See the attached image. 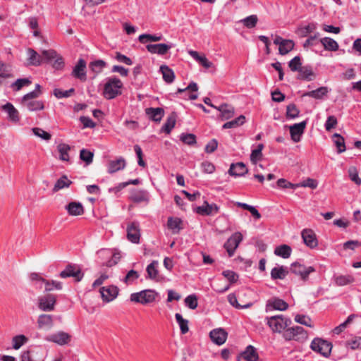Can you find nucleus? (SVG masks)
<instances>
[{
    "label": "nucleus",
    "mask_w": 361,
    "mask_h": 361,
    "mask_svg": "<svg viewBox=\"0 0 361 361\" xmlns=\"http://www.w3.org/2000/svg\"><path fill=\"white\" fill-rule=\"evenodd\" d=\"M59 276L63 279L73 277L75 281L79 282L83 278L84 274L78 265L69 264L61 271Z\"/></svg>",
    "instance_id": "obj_6"
},
{
    "label": "nucleus",
    "mask_w": 361,
    "mask_h": 361,
    "mask_svg": "<svg viewBox=\"0 0 361 361\" xmlns=\"http://www.w3.org/2000/svg\"><path fill=\"white\" fill-rule=\"evenodd\" d=\"M163 35L161 34H142L139 36L138 40L142 44H146L149 42H159L162 40Z\"/></svg>",
    "instance_id": "obj_37"
},
{
    "label": "nucleus",
    "mask_w": 361,
    "mask_h": 361,
    "mask_svg": "<svg viewBox=\"0 0 361 361\" xmlns=\"http://www.w3.org/2000/svg\"><path fill=\"white\" fill-rule=\"evenodd\" d=\"M2 109L4 111L8 113V118L11 121L14 122H18L19 121L18 111L11 103H6L2 106Z\"/></svg>",
    "instance_id": "obj_31"
},
{
    "label": "nucleus",
    "mask_w": 361,
    "mask_h": 361,
    "mask_svg": "<svg viewBox=\"0 0 361 361\" xmlns=\"http://www.w3.org/2000/svg\"><path fill=\"white\" fill-rule=\"evenodd\" d=\"M20 361H44V359L42 357L35 359L32 351L25 350L20 356Z\"/></svg>",
    "instance_id": "obj_61"
},
{
    "label": "nucleus",
    "mask_w": 361,
    "mask_h": 361,
    "mask_svg": "<svg viewBox=\"0 0 361 361\" xmlns=\"http://www.w3.org/2000/svg\"><path fill=\"white\" fill-rule=\"evenodd\" d=\"M319 42L322 44L324 49L326 51H336L338 50V44L336 40L331 37H323L320 39Z\"/></svg>",
    "instance_id": "obj_28"
},
{
    "label": "nucleus",
    "mask_w": 361,
    "mask_h": 361,
    "mask_svg": "<svg viewBox=\"0 0 361 361\" xmlns=\"http://www.w3.org/2000/svg\"><path fill=\"white\" fill-rule=\"evenodd\" d=\"M304 243L311 249L315 248L318 245L314 232L311 229H304L301 233Z\"/></svg>",
    "instance_id": "obj_13"
},
{
    "label": "nucleus",
    "mask_w": 361,
    "mask_h": 361,
    "mask_svg": "<svg viewBox=\"0 0 361 361\" xmlns=\"http://www.w3.org/2000/svg\"><path fill=\"white\" fill-rule=\"evenodd\" d=\"M86 62L84 59H80L78 63L73 68L71 75L81 81H85L86 77Z\"/></svg>",
    "instance_id": "obj_16"
},
{
    "label": "nucleus",
    "mask_w": 361,
    "mask_h": 361,
    "mask_svg": "<svg viewBox=\"0 0 361 361\" xmlns=\"http://www.w3.org/2000/svg\"><path fill=\"white\" fill-rule=\"evenodd\" d=\"M240 356L246 361H257L259 358L255 348L252 345H248Z\"/></svg>",
    "instance_id": "obj_33"
},
{
    "label": "nucleus",
    "mask_w": 361,
    "mask_h": 361,
    "mask_svg": "<svg viewBox=\"0 0 361 361\" xmlns=\"http://www.w3.org/2000/svg\"><path fill=\"white\" fill-rule=\"evenodd\" d=\"M175 317L180 326L181 334H185L187 332H188V321L187 319H183L182 315L179 313H176L175 314Z\"/></svg>",
    "instance_id": "obj_47"
},
{
    "label": "nucleus",
    "mask_w": 361,
    "mask_h": 361,
    "mask_svg": "<svg viewBox=\"0 0 361 361\" xmlns=\"http://www.w3.org/2000/svg\"><path fill=\"white\" fill-rule=\"evenodd\" d=\"M290 271L291 273L300 276L302 281H307L310 273L315 271L313 267H306L299 262H294L290 265Z\"/></svg>",
    "instance_id": "obj_7"
},
{
    "label": "nucleus",
    "mask_w": 361,
    "mask_h": 361,
    "mask_svg": "<svg viewBox=\"0 0 361 361\" xmlns=\"http://www.w3.org/2000/svg\"><path fill=\"white\" fill-rule=\"evenodd\" d=\"M140 275L137 271L132 269L129 271L125 278L123 279V282L126 285L132 284L135 280L139 278Z\"/></svg>",
    "instance_id": "obj_55"
},
{
    "label": "nucleus",
    "mask_w": 361,
    "mask_h": 361,
    "mask_svg": "<svg viewBox=\"0 0 361 361\" xmlns=\"http://www.w3.org/2000/svg\"><path fill=\"white\" fill-rule=\"evenodd\" d=\"M310 348L312 350L321 354L325 357H327L331 352L332 344L327 341L317 338H314L312 341Z\"/></svg>",
    "instance_id": "obj_4"
},
{
    "label": "nucleus",
    "mask_w": 361,
    "mask_h": 361,
    "mask_svg": "<svg viewBox=\"0 0 361 361\" xmlns=\"http://www.w3.org/2000/svg\"><path fill=\"white\" fill-rule=\"evenodd\" d=\"M99 292L102 300L106 302L113 301L118 294V288L116 286H108L100 288Z\"/></svg>",
    "instance_id": "obj_10"
},
{
    "label": "nucleus",
    "mask_w": 361,
    "mask_h": 361,
    "mask_svg": "<svg viewBox=\"0 0 361 361\" xmlns=\"http://www.w3.org/2000/svg\"><path fill=\"white\" fill-rule=\"evenodd\" d=\"M295 42L291 39H285L279 48L281 55H286L294 49Z\"/></svg>",
    "instance_id": "obj_44"
},
{
    "label": "nucleus",
    "mask_w": 361,
    "mask_h": 361,
    "mask_svg": "<svg viewBox=\"0 0 361 361\" xmlns=\"http://www.w3.org/2000/svg\"><path fill=\"white\" fill-rule=\"evenodd\" d=\"M216 109L220 111L221 120L230 119L235 114L234 108L228 104H222L219 106H216Z\"/></svg>",
    "instance_id": "obj_23"
},
{
    "label": "nucleus",
    "mask_w": 361,
    "mask_h": 361,
    "mask_svg": "<svg viewBox=\"0 0 361 361\" xmlns=\"http://www.w3.org/2000/svg\"><path fill=\"white\" fill-rule=\"evenodd\" d=\"M32 83L28 78H19L12 84V87L16 91L20 90L24 86H28Z\"/></svg>",
    "instance_id": "obj_58"
},
{
    "label": "nucleus",
    "mask_w": 361,
    "mask_h": 361,
    "mask_svg": "<svg viewBox=\"0 0 361 361\" xmlns=\"http://www.w3.org/2000/svg\"><path fill=\"white\" fill-rule=\"evenodd\" d=\"M264 149L263 144H259L256 149H253L250 154V161L253 164H256L262 157V151Z\"/></svg>",
    "instance_id": "obj_46"
},
{
    "label": "nucleus",
    "mask_w": 361,
    "mask_h": 361,
    "mask_svg": "<svg viewBox=\"0 0 361 361\" xmlns=\"http://www.w3.org/2000/svg\"><path fill=\"white\" fill-rule=\"evenodd\" d=\"M243 240V235L240 232L234 233L225 243L224 247L229 257H232L240 243Z\"/></svg>",
    "instance_id": "obj_8"
},
{
    "label": "nucleus",
    "mask_w": 361,
    "mask_h": 361,
    "mask_svg": "<svg viewBox=\"0 0 361 361\" xmlns=\"http://www.w3.org/2000/svg\"><path fill=\"white\" fill-rule=\"evenodd\" d=\"M211 340L216 345L224 344L227 338V333L222 329H216L210 331Z\"/></svg>",
    "instance_id": "obj_17"
},
{
    "label": "nucleus",
    "mask_w": 361,
    "mask_h": 361,
    "mask_svg": "<svg viewBox=\"0 0 361 361\" xmlns=\"http://www.w3.org/2000/svg\"><path fill=\"white\" fill-rule=\"evenodd\" d=\"M317 28L315 23H309L308 25L302 27L299 29L300 34L302 37L307 36L308 34L312 32Z\"/></svg>",
    "instance_id": "obj_64"
},
{
    "label": "nucleus",
    "mask_w": 361,
    "mask_h": 361,
    "mask_svg": "<svg viewBox=\"0 0 361 361\" xmlns=\"http://www.w3.org/2000/svg\"><path fill=\"white\" fill-rule=\"evenodd\" d=\"M94 154L85 149H82L80 152V158L85 161L87 165L90 164L93 161Z\"/></svg>",
    "instance_id": "obj_52"
},
{
    "label": "nucleus",
    "mask_w": 361,
    "mask_h": 361,
    "mask_svg": "<svg viewBox=\"0 0 361 361\" xmlns=\"http://www.w3.org/2000/svg\"><path fill=\"white\" fill-rule=\"evenodd\" d=\"M288 67L291 71L298 72L302 68L301 58L299 56H295L289 61Z\"/></svg>",
    "instance_id": "obj_51"
},
{
    "label": "nucleus",
    "mask_w": 361,
    "mask_h": 361,
    "mask_svg": "<svg viewBox=\"0 0 361 361\" xmlns=\"http://www.w3.org/2000/svg\"><path fill=\"white\" fill-rule=\"evenodd\" d=\"M160 72L162 74L164 80L167 83H171L175 79V74L173 71L166 65H161L160 66Z\"/></svg>",
    "instance_id": "obj_34"
},
{
    "label": "nucleus",
    "mask_w": 361,
    "mask_h": 361,
    "mask_svg": "<svg viewBox=\"0 0 361 361\" xmlns=\"http://www.w3.org/2000/svg\"><path fill=\"white\" fill-rule=\"evenodd\" d=\"M130 199L135 202H149V195L146 190H135L132 192Z\"/></svg>",
    "instance_id": "obj_32"
},
{
    "label": "nucleus",
    "mask_w": 361,
    "mask_h": 361,
    "mask_svg": "<svg viewBox=\"0 0 361 361\" xmlns=\"http://www.w3.org/2000/svg\"><path fill=\"white\" fill-rule=\"evenodd\" d=\"M316 77L315 73L311 66H304L298 71V79L306 81L313 80Z\"/></svg>",
    "instance_id": "obj_20"
},
{
    "label": "nucleus",
    "mask_w": 361,
    "mask_h": 361,
    "mask_svg": "<svg viewBox=\"0 0 361 361\" xmlns=\"http://www.w3.org/2000/svg\"><path fill=\"white\" fill-rule=\"evenodd\" d=\"M329 90L327 87H320L315 90L305 92L302 96L312 97L316 99H321L327 94Z\"/></svg>",
    "instance_id": "obj_29"
},
{
    "label": "nucleus",
    "mask_w": 361,
    "mask_h": 361,
    "mask_svg": "<svg viewBox=\"0 0 361 361\" xmlns=\"http://www.w3.org/2000/svg\"><path fill=\"white\" fill-rule=\"evenodd\" d=\"M288 270L286 267L281 266L271 269V276L273 279H283L288 275Z\"/></svg>",
    "instance_id": "obj_38"
},
{
    "label": "nucleus",
    "mask_w": 361,
    "mask_h": 361,
    "mask_svg": "<svg viewBox=\"0 0 361 361\" xmlns=\"http://www.w3.org/2000/svg\"><path fill=\"white\" fill-rule=\"evenodd\" d=\"M300 110L295 104H290L286 107V118L293 119L299 116Z\"/></svg>",
    "instance_id": "obj_50"
},
{
    "label": "nucleus",
    "mask_w": 361,
    "mask_h": 361,
    "mask_svg": "<svg viewBox=\"0 0 361 361\" xmlns=\"http://www.w3.org/2000/svg\"><path fill=\"white\" fill-rule=\"evenodd\" d=\"M27 341V338L24 335L16 336L13 338V348L15 350L19 349L24 343Z\"/></svg>",
    "instance_id": "obj_54"
},
{
    "label": "nucleus",
    "mask_w": 361,
    "mask_h": 361,
    "mask_svg": "<svg viewBox=\"0 0 361 361\" xmlns=\"http://www.w3.org/2000/svg\"><path fill=\"white\" fill-rule=\"evenodd\" d=\"M43 283H44V290L47 292H50L54 290H61L63 288V283L60 281L51 280H45L43 281Z\"/></svg>",
    "instance_id": "obj_41"
},
{
    "label": "nucleus",
    "mask_w": 361,
    "mask_h": 361,
    "mask_svg": "<svg viewBox=\"0 0 361 361\" xmlns=\"http://www.w3.org/2000/svg\"><path fill=\"white\" fill-rule=\"evenodd\" d=\"M29 55V62L31 65L39 66L41 63V56L34 49L30 48L27 49Z\"/></svg>",
    "instance_id": "obj_48"
},
{
    "label": "nucleus",
    "mask_w": 361,
    "mask_h": 361,
    "mask_svg": "<svg viewBox=\"0 0 361 361\" xmlns=\"http://www.w3.org/2000/svg\"><path fill=\"white\" fill-rule=\"evenodd\" d=\"M122 81L116 78L112 77L107 79L104 85L103 95L106 99H113L122 94Z\"/></svg>",
    "instance_id": "obj_1"
},
{
    "label": "nucleus",
    "mask_w": 361,
    "mask_h": 361,
    "mask_svg": "<svg viewBox=\"0 0 361 361\" xmlns=\"http://www.w3.org/2000/svg\"><path fill=\"white\" fill-rule=\"evenodd\" d=\"M167 227L173 234H178L183 229V222L178 217H169Z\"/></svg>",
    "instance_id": "obj_19"
},
{
    "label": "nucleus",
    "mask_w": 361,
    "mask_h": 361,
    "mask_svg": "<svg viewBox=\"0 0 361 361\" xmlns=\"http://www.w3.org/2000/svg\"><path fill=\"white\" fill-rule=\"evenodd\" d=\"M56 298L54 295L47 294L39 298V308L44 312L54 310Z\"/></svg>",
    "instance_id": "obj_9"
},
{
    "label": "nucleus",
    "mask_w": 361,
    "mask_h": 361,
    "mask_svg": "<svg viewBox=\"0 0 361 361\" xmlns=\"http://www.w3.org/2000/svg\"><path fill=\"white\" fill-rule=\"evenodd\" d=\"M158 265L159 262L154 260L146 269L148 277L156 281H159L161 279V276L159 274Z\"/></svg>",
    "instance_id": "obj_25"
},
{
    "label": "nucleus",
    "mask_w": 361,
    "mask_h": 361,
    "mask_svg": "<svg viewBox=\"0 0 361 361\" xmlns=\"http://www.w3.org/2000/svg\"><path fill=\"white\" fill-rule=\"evenodd\" d=\"M125 166L126 161L123 157H120L116 160L110 161L108 165V173H116L121 169H123Z\"/></svg>",
    "instance_id": "obj_26"
},
{
    "label": "nucleus",
    "mask_w": 361,
    "mask_h": 361,
    "mask_svg": "<svg viewBox=\"0 0 361 361\" xmlns=\"http://www.w3.org/2000/svg\"><path fill=\"white\" fill-rule=\"evenodd\" d=\"M258 21L257 16L256 15H251L244 18L242 22L243 25L247 28H253L256 26Z\"/></svg>",
    "instance_id": "obj_57"
},
{
    "label": "nucleus",
    "mask_w": 361,
    "mask_h": 361,
    "mask_svg": "<svg viewBox=\"0 0 361 361\" xmlns=\"http://www.w3.org/2000/svg\"><path fill=\"white\" fill-rule=\"evenodd\" d=\"M140 233L138 226L135 223L130 224L127 227V238L133 243H139Z\"/></svg>",
    "instance_id": "obj_18"
},
{
    "label": "nucleus",
    "mask_w": 361,
    "mask_h": 361,
    "mask_svg": "<svg viewBox=\"0 0 361 361\" xmlns=\"http://www.w3.org/2000/svg\"><path fill=\"white\" fill-rule=\"evenodd\" d=\"M71 335L64 331H58L55 334L48 336L47 341L54 342L60 345L68 344L71 341Z\"/></svg>",
    "instance_id": "obj_11"
},
{
    "label": "nucleus",
    "mask_w": 361,
    "mask_h": 361,
    "mask_svg": "<svg viewBox=\"0 0 361 361\" xmlns=\"http://www.w3.org/2000/svg\"><path fill=\"white\" fill-rule=\"evenodd\" d=\"M173 47L172 44H149L146 46L147 50L151 54H157L159 55L166 54L170 49Z\"/></svg>",
    "instance_id": "obj_15"
},
{
    "label": "nucleus",
    "mask_w": 361,
    "mask_h": 361,
    "mask_svg": "<svg viewBox=\"0 0 361 361\" xmlns=\"http://www.w3.org/2000/svg\"><path fill=\"white\" fill-rule=\"evenodd\" d=\"M283 337L287 341H303L307 338V333L302 327L296 326L287 329L283 333Z\"/></svg>",
    "instance_id": "obj_5"
},
{
    "label": "nucleus",
    "mask_w": 361,
    "mask_h": 361,
    "mask_svg": "<svg viewBox=\"0 0 361 361\" xmlns=\"http://www.w3.org/2000/svg\"><path fill=\"white\" fill-rule=\"evenodd\" d=\"M21 104L30 111H39L44 109V103L41 100H31Z\"/></svg>",
    "instance_id": "obj_36"
},
{
    "label": "nucleus",
    "mask_w": 361,
    "mask_h": 361,
    "mask_svg": "<svg viewBox=\"0 0 361 361\" xmlns=\"http://www.w3.org/2000/svg\"><path fill=\"white\" fill-rule=\"evenodd\" d=\"M65 209L72 216H78L84 213L82 204H66Z\"/></svg>",
    "instance_id": "obj_43"
},
{
    "label": "nucleus",
    "mask_w": 361,
    "mask_h": 361,
    "mask_svg": "<svg viewBox=\"0 0 361 361\" xmlns=\"http://www.w3.org/2000/svg\"><path fill=\"white\" fill-rule=\"evenodd\" d=\"M145 113L151 120L159 122L164 115V110L160 107H149L145 109Z\"/></svg>",
    "instance_id": "obj_24"
},
{
    "label": "nucleus",
    "mask_w": 361,
    "mask_h": 361,
    "mask_svg": "<svg viewBox=\"0 0 361 361\" xmlns=\"http://www.w3.org/2000/svg\"><path fill=\"white\" fill-rule=\"evenodd\" d=\"M74 92V88H71L70 90L66 91L56 88L54 90V94L56 97L60 99L63 97H69Z\"/></svg>",
    "instance_id": "obj_63"
},
{
    "label": "nucleus",
    "mask_w": 361,
    "mask_h": 361,
    "mask_svg": "<svg viewBox=\"0 0 361 361\" xmlns=\"http://www.w3.org/2000/svg\"><path fill=\"white\" fill-rule=\"evenodd\" d=\"M159 293L154 290L147 289L130 295L132 302L141 303L142 305L153 302Z\"/></svg>",
    "instance_id": "obj_3"
},
{
    "label": "nucleus",
    "mask_w": 361,
    "mask_h": 361,
    "mask_svg": "<svg viewBox=\"0 0 361 361\" xmlns=\"http://www.w3.org/2000/svg\"><path fill=\"white\" fill-rule=\"evenodd\" d=\"M37 324L39 329H50L53 326V319L51 315L42 314L37 319Z\"/></svg>",
    "instance_id": "obj_27"
},
{
    "label": "nucleus",
    "mask_w": 361,
    "mask_h": 361,
    "mask_svg": "<svg viewBox=\"0 0 361 361\" xmlns=\"http://www.w3.org/2000/svg\"><path fill=\"white\" fill-rule=\"evenodd\" d=\"M185 305L191 310H195L197 307V298L195 295H190L185 299Z\"/></svg>",
    "instance_id": "obj_62"
},
{
    "label": "nucleus",
    "mask_w": 361,
    "mask_h": 361,
    "mask_svg": "<svg viewBox=\"0 0 361 361\" xmlns=\"http://www.w3.org/2000/svg\"><path fill=\"white\" fill-rule=\"evenodd\" d=\"M348 175L350 179L353 181L356 185H361V178L359 177L357 169L355 166H350L348 169Z\"/></svg>",
    "instance_id": "obj_53"
},
{
    "label": "nucleus",
    "mask_w": 361,
    "mask_h": 361,
    "mask_svg": "<svg viewBox=\"0 0 361 361\" xmlns=\"http://www.w3.org/2000/svg\"><path fill=\"white\" fill-rule=\"evenodd\" d=\"M248 171L245 164L243 162L232 164L230 166L228 173L232 176H242Z\"/></svg>",
    "instance_id": "obj_22"
},
{
    "label": "nucleus",
    "mask_w": 361,
    "mask_h": 361,
    "mask_svg": "<svg viewBox=\"0 0 361 361\" xmlns=\"http://www.w3.org/2000/svg\"><path fill=\"white\" fill-rule=\"evenodd\" d=\"M71 181L68 180L66 176H63L61 177L55 183L53 190L54 192L58 191L64 188L68 187Z\"/></svg>",
    "instance_id": "obj_49"
},
{
    "label": "nucleus",
    "mask_w": 361,
    "mask_h": 361,
    "mask_svg": "<svg viewBox=\"0 0 361 361\" xmlns=\"http://www.w3.org/2000/svg\"><path fill=\"white\" fill-rule=\"evenodd\" d=\"M228 300L232 306L238 309L248 308L252 305V302H247L246 304L238 303L237 297L235 294L233 293H231L228 295Z\"/></svg>",
    "instance_id": "obj_45"
},
{
    "label": "nucleus",
    "mask_w": 361,
    "mask_h": 361,
    "mask_svg": "<svg viewBox=\"0 0 361 361\" xmlns=\"http://www.w3.org/2000/svg\"><path fill=\"white\" fill-rule=\"evenodd\" d=\"M336 283L338 286H343L347 284H350L354 281L353 276L350 275L347 276H338L335 279Z\"/></svg>",
    "instance_id": "obj_56"
},
{
    "label": "nucleus",
    "mask_w": 361,
    "mask_h": 361,
    "mask_svg": "<svg viewBox=\"0 0 361 361\" xmlns=\"http://www.w3.org/2000/svg\"><path fill=\"white\" fill-rule=\"evenodd\" d=\"M291 248L287 245H281L275 248L274 254L283 258H288L291 254Z\"/></svg>",
    "instance_id": "obj_42"
},
{
    "label": "nucleus",
    "mask_w": 361,
    "mask_h": 361,
    "mask_svg": "<svg viewBox=\"0 0 361 361\" xmlns=\"http://www.w3.org/2000/svg\"><path fill=\"white\" fill-rule=\"evenodd\" d=\"M267 320L268 326L274 333H281L291 324L290 319L281 314L267 317Z\"/></svg>",
    "instance_id": "obj_2"
},
{
    "label": "nucleus",
    "mask_w": 361,
    "mask_h": 361,
    "mask_svg": "<svg viewBox=\"0 0 361 361\" xmlns=\"http://www.w3.org/2000/svg\"><path fill=\"white\" fill-rule=\"evenodd\" d=\"M105 66L106 62L103 60H96L90 63V68L95 73H99Z\"/></svg>",
    "instance_id": "obj_60"
},
{
    "label": "nucleus",
    "mask_w": 361,
    "mask_h": 361,
    "mask_svg": "<svg viewBox=\"0 0 361 361\" xmlns=\"http://www.w3.org/2000/svg\"><path fill=\"white\" fill-rule=\"evenodd\" d=\"M245 120H246L245 116L243 115H240L238 117H237L236 118H235L231 121L225 123L223 125L222 128H224V129L235 128L239 127V126H242L243 124H244L245 122Z\"/></svg>",
    "instance_id": "obj_39"
},
{
    "label": "nucleus",
    "mask_w": 361,
    "mask_h": 361,
    "mask_svg": "<svg viewBox=\"0 0 361 361\" xmlns=\"http://www.w3.org/2000/svg\"><path fill=\"white\" fill-rule=\"evenodd\" d=\"M288 307V305L282 299L274 298L269 299L266 305V312H270L274 310L284 311Z\"/></svg>",
    "instance_id": "obj_12"
},
{
    "label": "nucleus",
    "mask_w": 361,
    "mask_h": 361,
    "mask_svg": "<svg viewBox=\"0 0 361 361\" xmlns=\"http://www.w3.org/2000/svg\"><path fill=\"white\" fill-rule=\"evenodd\" d=\"M332 140L337 148V152L341 154L346 150L344 137L338 133L332 135Z\"/></svg>",
    "instance_id": "obj_35"
},
{
    "label": "nucleus",
    "mask_w": 361,
    "mask_h": 361,
    "mask_svg": "<svg viewBox=\"0 0 361 361\" xmlns=\"http://www.w3.org/2000/svg\"><path fill=\"white\" fill-rule=\"evenodd\" d=\"M180 139L183 143L188 145H192L196 143V136L192 133H183Z\"/></svg>",
    "instance_id": "obj_59"
},
{
    "label": "nucleus",
    "mask_w": 361,
    "mask_h": 361,
    "mask_svg": "<svg viewBox=\"0 0 361 361\" xmlns=\"http://www.w3.org/2000/svg\"><path fill=\"white\" fill-rule=\"evenodd\" d=\"M57 149L59 152V159L64 161H69V154L68 152L71 149V147L65 143H60L57 146Z\"/></svg>",
    "instance_id": "obj_40"
},
{
    "label": "nucleus",
    "mask_w": 361,
    "mask_h": 361,
    "mask_svg": "<svg viewBox=\"0 0 361 361\" xmlns=\"http://www.w3.org/2000/svg\"><path fill=\"white\" fill-rule=\"evenodd\" d=\"M307 126V121H302L298 123H295L293 126H290V134L291 136V139L298 142L300 140V136L303 134L305 129Z\"/></svg>",
    "instance_id": "obj_14"
},
{
    "label": "nucleus",
    "mask_w": 361,
    "mask_h": 361,
    "mask_svg": "<svg viewBox=\"0 0 361 361\" xmlns=\"http://www.w3.org/2000/svg\"><path fill=\"white\" fill-rule=\"evenodd\" d=\"M197 214L203 216L213 215L218 212L216 204H202L193 209Z\"/></svg>",
    "instance_id": "obj_21"
},
{
    "label": "nucleus",
    "mask_w": 361,
    "mask_h": 361,
    "mask_svg": "<svg viewBox=\"0 0 361 361\" xmlns=\"http://www.w3.org/2000/svg\"><path fill=\"white\" fill-rule=\"evenodd\" d=\"M177 115L176 112H172L167 118L165 123L161 128V131L166 134H169L174 128L176 122Z\"/></svg>",
    "instance_id": "obj_30"
}]
</instances>
